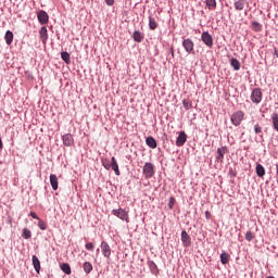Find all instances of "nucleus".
<instances>
[{
	"instance_id": "37998d69",
	"label": "nucleus",
	"mask_w": 278,
	"mask_h": 278,
	"mask_svg": "<svg viewBox=\"0 0 278 278\" xmlns=\"http://www.w3.org/2000/svg\"><path fill=\"white\" fill-rule=\"evenodd\" d=\"M104 1L106 5H110V7L114 5V0H104Z\"/></svg>"
},
{
	"instance_id": "7ed1b4c3",
	"label": "nucleus",
	"mask_w": 278,
	"mask_h": 278,
	"mask_svg": "<svg viewBox=\"0 0 278 278\" xmlns=\"http://www.w3.org/2000/svg\"><path fill=\"white\" fill-rule=\"evenodd\" d=\"M112 214L113 216H116L121 220L129 223V211H127V208H113Z\"/></svg>"
},
{
	"instance_id": "4c0bfd02",
	"label": "nucleus",
	"mask_w": 278,
	"mask_h": 278,
	"mask_svg": "<svg viewBox=\"0 0 278 278\" xmlns=\"http://www.w3.org/2000/svg\"><path fill=\"white\" fill-rule=\"evenodd\" d=\"M102 165L105 168V170H110V168H112V163H110V161L108 160L103 161Z\"/></svg>"
},
{
	"instance_id": "a18cd8bd",
	"label": "nucleus",
	"mask_w": 278,
	"mask_h": 278,
	"mask_svg": "<svg viewBox=\"0 0 278 278\" xmlns=\"http://www.w3.org/2000/svg\"><path fill=\"white\" fill-rule=\"evenodd\" d=\"M3 149V140L0 138V151Z\"/></svg>"
},
{
	"instance_id": "bb28decb",
	"label": "nucleus",
	"mask_w": 278,
	"mask_h": 278,
	"mask_svg": "<svg viewBox=\"0 0 278 278\" xmlns=\"http://www.w3.org/2000/svg\"><path fill=\"white\" fill-rule=\"evenodd\" d=\"M244 3H247V0H238L235 2V10L242 11L244 10Z\"/></svg>"
},
{
	"instance_id": "cd10ccee",
	"label": "nucleus",
	"mask_w": 278,
	"mask_h": 278,
	"mask_svg": "<svg viewBox=\"0 0 278 278\" xmlns=\"http://www.w3.org/2000/svg\"><path fill=\"white\" fill-rule=\"evenodd\" d=\"M61 59L65 64H71V54L67 51L61 52Z\"/></svg>"
},
{
	"instance_id": "4468645a",
	"label": "nucleus",
	"mask_w": 278,
	"mask_h": 278,
	"mask_svg": "<svg viewBox=\"0 0 278 278\" xmlns=\"http://www.w3.org/2000/svg\"><path fill=\"white\" fill-rule=\"evenodd\" d=\"M132 40H135V42H142L144 40V33L140 31V30H135L131 35Z\"/></svg>"
},
{
	"instance_id": "f704fd0d",
	"label": "nucleus",
	"mask_w": 278,
	"mask_h": 278,
	"mask_svg": "<svg viewBox=\"0 0 278 278\" xmlns=\"http://www.w3.org/2000/svg\"><path fill=\"white\" fill-rule=\"evenodd\" d=\"M38 227H39V229H41V231H47V223H45V220L39 219Z\"/></svg>"
},
{
	"instance_id": "58836bf2",
	"label": "nucleus",
	"mask_w": 278,
	"mask_h": 278,
	"mask_svg": "<svg viewBox=\"0 0 278 278\" xmlns=\"http://www.w3.org/2000/svg\"><path fill=\"white\" fill-rule=\"evenodd\" d=\"M175 198L174 197H170L169 198V202H168V208L169 210H173L175 207Z\"/></svg>"
},
{
	"instance_id": "72a5a7b5",
	"label": "nucleus",
	"mask_w": 278,
	"mask_h": 278,
	"mask_svg": "<svg viewBox=\"0 0 278 278\" xmlns=\"http://www.w3.org/2000/svg\"><path fill=\"white\" fill-rule=\"evenodd\" d=\"M228 175H229L230 179H236L238 173L236 172V169L233 167H229Z\"/></svg>"
},
{
	"instance_id": "7c9ffc66",
	"label": "nucleus",
	"mask_w": 278,
	"mask_h": 278,
	"mask_svg": "<svg viewBox=\"0 0 278 278\" xmlns=\"http://www.w3.org/2000/svg\"><path fill=\"white\" fill-rule=\"evenodd\" d=\"M207 10H216V0H205Z\"/></svg>"
},
{
	"instance_id": "f03ea898",
	"label": "nucleus",
	"mask_w": 278,
	"mask_h": 278,
	"mask_svg": "<svg viewBox=\"0 0 278 278\" xmlns=\"http://www.w3.org/2000/svg\"><path fill=\"white\" fill-rule=\"evenodd\" d=\"M142 173L146 179H151L155 175V165L151 162H147L142 167Z\"/></svg>"
},
{
	"instance_id": "c03bdc74",
	"label": "nucleus",
	"mask_w": 278,
	"mask_h": 278,
	"mask_svg": "<svg viewBox=\"0 0 278 278\" xmlns=\"http://www.w3.org/2000/svg\"><path fill=\"white\" fill-rule=\"evenodd\" d=\"M169 53L172 58H175V49L173 47L169 49Z\"/></svg>"
},
{
	"instance_id": "79ce46f5",
	"label": "nucleus",
	"mask_w": 278,
	"mask_h": 278,
	"mask_svg": "<svg viewBox=\"0 0 278 278\" xmlns=\"http://www.w3.org/2000/svg\"><path fill=\"white\" fill-rule=\"evenodd\" d=\"M205 218L206 220H211L212 219V213L210 211H205Z\"/></svg>"
},
{
	"instance_id": "4be33fe9",
	"label": "nucleus",
	"mask_w": 278,
	"mask_h": 278,
	"mask_svg": "<svg viewBox=\"0 0 278 278\" xmlns=\"http://www.w3.org/2000/svg\"><path fill=\"white\" fill-rule=\"evenodd\" d=\"M4 40L7 45H12V42H14V33H12V30H7L4 35Z\"/></svg>"
},
{
	"instance_id": "49530a36",
	"label": "nucleus",
	"mask_w": 278,
	"mask_h": 278,
	"mask_svg": "<svg viewBox=\"0 0 278 278\" xmlns=\"http://www.w3.org/2000/svg\"><path fill=\"white\" fill-rule=\"evenodd\" d=\"M275 55H276V58H278V49L277 48H275Z\"/></svg>"
},
{
	"instance_id": "b1692460",
	"label": "nucleus",
	"mask_w": 278,
	"mask_h": 278,
	"mask_svg": "<svg viewBox=\"0 0 278 278\" xmlns=\"http://www.w3.org/2000/svg\"><path fill=\"white\" fill-rule=\"evenodd\" d=\"M33 266L35 268V271L39 274L40 273V260L36 255H33Z\"/></svg>"
},
{
	"instance_id": "9b49d317",
	"label": "nucleus",
	"mask_w": 278,
	"mask_h": 278,
	"mask_svg": "<svg viewBox=\"0 0 278 278\" xmlns=\"http://www.w3.org/2000/svg\"><path fill=\"white\" fill-rule=\"evenodd\" d=\"M64 147H73L75 144V139H73L72 134H65L62 136Z\"/></svg>"
},
{
	"instance_id": "6ab92c4d",
	"label": "nucleus",
	"mask_w": 278,
	"mask_h": 278,
	"mask_svg": "<svg viewBox=\"0 0 278 278\" xmlns=\"http://www.w3.org/2000/svg\"><path fill=\"white\" fill-rule=\"evenodd\" d=\"M254 134L258 136L260 142H264V135L262 131V126H260V124L254 125Z\"/></svg>"
},
{
	"instance_id": "ea45409f",
	"label": "nucleus",
	"mask_w": 278,
	"mask_h": 278,
	"mask_svg": "<svg viewBox=\"0 0 278 278\" xmlns=\"http://www.w3.org/2000/svg\"><path fill=\"white\" fill-rule=\"evenodd\" d=\"M85 249H87V251H94V243L92 242L86 243Z\"/></svg>"
},
{
	"instance_id": "2f4dec72",
	"label": "nucleus",
	"mask_w": 278,
	"mask_h": 278,
	"mask_svg": "<svg viewBox=\"0 0 278 278\" xmlns=\"http://www.w3.org/2000/svg\"><path fill=\"white\" fill-rule=\"evenodd\" d=\"M22 237L24 238V240H29V238H31V230H29L28 228H24Z\"/></svg>"
},
{
	"instance_id": "0eeeda50",
	"label": "nucleus",
	"mask_w": 278,
	"mask_h": 278,
	"mask_svg": "<svg viewBox=\"0 0 278 278\" xmlns=\"http://www.w3.org/2000/svg\"><path fill=\"white\" fill-rule=\"evenodd\" d=\"M37 20L39 21L40 25L49 24V13L45 10H40L37 12Z\"/></svg>"
},
{
	"instance_id": "c9c22d12",
	"label": "nucleus",
	"mask_w": 278,
	"mask_h": 278,
	"mask_svg": "<svg viewBox=\"0 0 278 278\" xmlns=\"http://www.w3.org/2000/svg\"><path fill=\"white\" fill-rule=\"evenodd\" d=\"M252 27L255 31H260L262 29V24H260V22L253 21Z\"/></svg>"
},
{
	"instance_id": "39448f33",
	"label": "nucleus",
	"mask_w": 278,
	"mask_h": 278,
	"mask_svg": "<svg viewBox=\"0 0 278 278\" xmlns=\"http://www.w3.org/2000/svg\"><path fill=\"white\" fill-rule=\"evenodd\" d=\"M251 101H252V103H255L256 105H260V103H262V89L261 88H254L252 90Z\"/></svg>"
},
{
	"instance_id": "473e14b6",
	"label": "nucleus",
	"mask_w": 278,
	"mask_h": 278,
	"mask_svg": "<svg viewBox=\"0 0 278 278\" xmlns=\"http://www.w3.org/2000/svg\"><path fill=\"white\" fill-rule=\"evenodd\" d=\"M182 105H184L185 110H191V108H192V100L184 99L182 100Z\"/></svg>"
},
{
	"instance_id": "c85d7f7f",
	"label": "nucleus",
	"mask_w": 278,
	"mask_h": 278,
	"mask_svg": "<svg viewBox=\"0 0 278 278\" xmlns=\"http://www.w3.org/2000/svg\"><path fill=\"white\" fill-rule=\"evenodd\" d=\"M230 66H232L233 71H239L240 70V61H238V59H236V58L230 59Z\"/></svg>"
},
{
	"instance_id": "9d476101",
	"label": "nucleus",
	"mask_w": 278,
	"mask_h": 278,
	"mask_svg": "<svg viewBox=\"0 0 278 278\" xmlns=\"http://www.w3.org/2000/svg\"><path fill=\"white\" fill-rule=\"evenodd\" d=\"M180 240H181L184 247H186V248L191 247V244H192V239L190 238V235H188V232L186 230L181 231Z\"/></svg>"
},
{
	"instance_id": "aec40b11",
	"label": "nucleus",
	"mask_w": 278,
	"mask_h": 278,
	"mask_svg": "<svg viewBox=\"0 0 278 278\" xmlns=\"http://www.w3.org/2000/svg\"><path fill=\"white\" fill-rule=\"evenodd\" d=\"M255 173L257 175V177H264V175H266V168H264V165L257 163L256 167H255Z\"/></svg>"
},
{
	"instance_id": "f3484780",
	"label": "nucleus",
	"mask_w": 278,
	"mask_h": 278,
	"mask_svg": "<svg viewBox=\"0 0 278 278\" xmlns=\"http://www.w3.org/2000/svg\"><path fill=\"white\" fill-rule=\"evenodd\" d=\"M148 266L152 275H155V276L160 275V269L157 268V264H155V262L148 261Z\"/></svg>"
},
{
	"instance_id": "6e6552de",
	"label": "nucleus",
	"mask_w": 278,
	"mask_h": 278,
	"mask_svg": "<svg viewBox=\"0 0 278 278\" xmlns=\"http://www.w3.org/2000/svg\"><path fill=\"white\" fill-rule=\"evenodd\" d=\"M182 47L186 53H194V41H192V39L187 38L182 40Z\"/></svg>"
},
{
	"instance_id": "1a4fd4ad",
	"label": "nucleus",
	"mask_w": 278,
	"mask_h": 278,
	"mask_svg": "<svg viewBox=\"0 0 278 278\" xmlns=\"http://www.w3.org/2000/svg\"><path fill=\"white\" fill-rule=\"evenodd\" d=\"M188 142V135L186 131L181 130L178 132V137L176 138V147H184Z\"/></svg>"
},
{
	"instance_id": "a878e982",
	"label": "nucleus",
	"mask_w": 278,
	"mask_h": 278,
	"mask_svg": "<svg viewBox=\"0 0 278 278\" xmlns=\"http://www.w3.org/2000/svg\"><path fill=\"white\" fill-rule=\"evenodd\" d=\"M83 268H84V273H86V275H90L91 270H93L92 263H90V262H85V263L83 264Z\"/></svg>"
},
{
	"instance_id": "c756f323",
	"label": "nucleus",
	"mask_w": 278,
	"mask_h": 278,
	"mask_svg": "<svg viewBox=\"0 0 278 278\" xmlns=\"http://www.w3.org/2000/svg\"><path fill=\"white\" fill-rule=\"evenodd\" d=\"M61 270L65 273V275H71V265L68 263H63L60 265Z\"/></svg>"
},
{
	"instance_id": "f257e3e1",
	"label": "nucleus",
	"mask_w": 278,
	"mask_h": 278,
	"mask_svg": "<svg viewBox=\"0 0 278 278\" xmlns=\"http://www.w3.org/2000/svg\"><path fill=\"white\" fill-rule=\"evenodd\" d=\"M242 121H244V113L242 111H236L230 116V123L235 127H240V125H242Z\"/></svg>"
},
{
	"instance_id": "412c9836",
	"label": "nucleus",
	"mask_w": 278,
	"mask_h": 278,
	"mask_svg": "<svg viewBox=\"0 0 278 278\" xmlns=\"http://www.w3.org/2000/svg\"><path fill=\"white\" fill-rule=\"evenodd\" d=\"M50 186L52 190H58L59 188L58 176L55 174L50 175Z\"/></svg>"
},
{
	"instance_id": "e433bc0d",
	"label": "nucleus",
	"mask_w": 278,
	"mask_h": 278,
	"mask_svg": "<svg viewBox=\"0 0 278 278\" xmlns=\"http://www.w3.org/2000/svg\"><path fill=\"white\" fill-rule=\"evenodd\" d=\"M254 238H255V235H253V232L248 231V232L245 233V240H247L248 242H252V241L254 240Z\"/></svg>"
},
{
	"instance_id": "2eb2a0df",
	"label": "nucleus",
	"mask_w": 278,
	"mask_h": 278,
	"mask_svg": "<svg viewBox=\"0 0 278 278\" xmlns=\"http://www.w3.org/2000/svg\"><path fill=\"white\" fill-rule=\"evenodd\" d=\"M146 144L149 147V149H157V140L152 136L146 138Z\"/></svg>"
},
{
	"instance_id": "423d86ee",
	"label": "nucleus",
	"mask_w": 278,
	"mask_h": 278,
	"mask_svg": "<svg viewBox=\"0 0 278 278\" xmlns=\"http://www.w3.org/2000/svg\"><path fill=\"white\" fill-rule=\"evenodd\" d=\"M227 146L217 149V154L215 156V162L217 164H223V162H225V154L227 153Z\"/></svg>"
},
{
	"instance_id": "393cba45",
	"label": "nucleus",
	"mask_w": 278,
	"mask_h": 278,
	"mask_svg": "<svg viewBox=\"0 0 278 278\" xmlns=\"http://www.w3.org/2000/svg\"><path fill=\"white\" fill-rule=\"evenodd\" d=\"M271 123H273V128L275 129V131L278 132V113L274 112L271 114Z\"/></svg>"
},
{
	"instance_id": "f8f14e48",
	"label": "nucleus",
	"mask_w": 278,
	"mask_h": 278,
	"mask_svg": "<svg viewBox=\"0 0 278 278\" xmlns=\"http://www.w3.org/2000/svg\"><path fill=\"white\" fill-rule=\"evenodd\" d=\"M100 247L102 250V255L110 258V255H112V248H110V244L105 241H102Z\"/></svg>"
},
{
	"instance_id": "a19ab883",
	"label": "nucleus",
	"mask_w": 278,
	"mask_h": 278,
	"mask_svg": "<svg viewBox=\"0 0 278 278\" xmlns=\"http://www.w3.org/2000/svg\"><path fill=\"white\" fill-rule=\"evenodd\" d=\"M29 216L31 217V218H35V220H39L40 218H39V216H38V214H36V212H30L29 213Z\"/></svg>"
},
{
	"instance_id": "20e7f679",
	"label": "nucleus",
	"mask_w": 278,
	"mask_h": 278,
	"mask_svg": "<svg viewBox=\"0 0 278 278\" xmlns=\"http://www.w3.org/2000/svg\"><path fill=\"white\" fill-rule=\"evenodd\" d=\"M201 40L208 49H212V47H214V37H212L210 31H203L201 35Z\"/></svg>"
},
{
	"instance_id": "ddd939ff",
	"label": "nucleus",
	"mask_w": 278,
	"mask_h": 278,
	"mask_svg": "<svg viewBox=\"0 0 278 278\" xmlns=\"http://www.w3.org/2000/svg\"><path fill=\"white\" fill-rule=\"evenodd\" d=\"M39 35H40V38H41V42L43 45H47V41L49 40V33L47 30V26H42L39 30Z\"/></svg>"
},
{
	"instance_id": "5701e85b",
	"label": "nucleus",
	"mask_w": 278,
	"mask_h": 278,
	"mask_svg": "<svg viewBox=\"0 0 278 278\" xmlns=\"http://www.w3.org/2000/svg\"><path fill=\"white\" fill-rule=\"evenodd\" d=\"M148 25H149V29H151V31H155V29H157V21H155V17H152L150 15Z\"/></svg>"
},
{
	"instance_id": "a211bd4d",
	"label": "nucleus",
	"mask_w": 278,
	"mask_h": 278,
	"mask_svg": "<svg viewBox=\"0 0 278 278\" xmlns=\"http://www.w3.org/2000/svg\"><path fill=\"white\" fill-rule=\"evenodd\" d=\"M219 260H220V263L223 264V266H226V264L229 262V260H231V255H229V253H227V252H225V250H223L219 255Z\"/></svg>"
},
{
	"instance_id": "dca6fc26",
	"label": "nucleus",
	"mask_w": 278,
	"mask_h": 278,
	"mask_svg": "<svg viewBox=\"0 0 278 278\" xmlns=\"http://www.w3.org/2000/svg\"><path fill=\"white\" fill-rule=\"evenodd\" d=\"M111 168L114 170L117 177H121V169H118V163L116 162V157H111Z\"/></svg>"
}]
</instances>
